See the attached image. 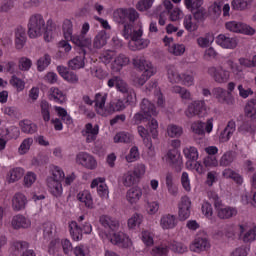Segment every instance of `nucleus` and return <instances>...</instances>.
I'll return each mask as SVG.
<instances>
[{
  "instance_id": "obj_1",
  "label": "nucleus",
  "mask_w": 256,
  "mask_h": 256,
  "mask_svg": "<svg viewBox=\"0 0 256 256\" xmlns=\"http://www.w3.org/2000/svg\"><path fill=\"white\" fill-rule=\"evenodd\" d=\"M55 31H57V25L53 20H48L45 26V19L41 14L32 15L28 23V35L30 39H37L44 33V41L51 43L55 39Z\"/></svg>"
},
{
  "instance_id": "obj_2",
  "label": "nucleus",
  "mask_w": 256,
  "mask_h": 256,
  "mask_svg": "<svg viewBox=\"0 0 256 256\" xmlns=\"http://www.w3.org/2000/svg\"><path fill=\"white\" fill-rule=\"evenodd\" d=\"M122 35L125 39H131L132 43L135 45V49L138 51L145 49V47L149 45V40L141 39V37H143V26H141V24L134 27L131 24H125L122 30Z\"/></svg>"
},
{
  "instance_id": "obj_3",
  "label": "nucleus",
  "mask_w": 256,
  "mask_h": 256,
  "mask_svg": "<svg viewBox=\"0 0 256 256\" xmlns=\"http://www.w3.org/2000/svg\"><path fill=\"white\" fill-rule=\"evenodd\" d=\"M210 201L214 204L219 219H232V217H237V208L224 206L223 201L217 194H212Z\"/></svg>"
},
{
  "instance_id": "obj_4",
  "label": "nucleus",
  "mask_w": 256,
  "mask_h": 256,
  "mask_svg": "<svg viewBox=\"0 0 256 256\" xmlns=\"http://www.w3.org/2000/svg\"><path fill=\"white\" fill-rule=\"evenodd\" d=\"M184 113L188 119H193V117H205L207 115L205 100H195L191 102Z\"/></svg>"
},
{
  "instance_id": "obj_5",
  "label": "nucleus",
  "mask_w": 256,
  "mask_h": 256,
  "mask_svg": "<svg viewBox=\"0 0 256 256\" xmlns=\"http://www.w3.org/2000/svg\"><path fill=\"white\" fill-rule=\"evenodd\" d=\"M143 121H149L148 122V131L151 133L153 139H157V135H159V123L155 120V118L150 119L149 116L143 114V112H138L133 117L134 125H139L140 123H143Z\"/></svg>"
},
{
  "instance_id": "obj_6",
  "label": "nucleus",
  "mask_w": 256,
  "mask_h": 256,
  "mask_svg": "<svg viewBox=\"0 0 256 256\" xmlns=\"http://www.w3.org/2000/svg\"><path fill=\"white\" fill-rule=\"evenodd\" d=\"M225 27L228 31L232 33H242L244 35H255V30L253 27L237 21H230L225 24Z\"/></svg>"
},
{
  "instance_id": "obj_7",
  "label": "nucleus",
  "mask_w": 256,
  "mask_h": 256,
  "mask_svg": "<svg viewBox=\"0 0 256 256\" xmlns=\"http://www.w3.org/2000/svg\"><path fill=\"white\" fill-rule=\"evenodd\" d=\"M106 237L112 245H117V247H122V249H127V247L131 246V239L125 236L124 233L113 231L106 234Z\"/></svg>"
},
{
  "instance_id": "obj_8",
  "label": "nucleus",
  "mask_w": 256,
  "mask_h": 256,
  "mask_svg": "<svg viewBox=\"0 0 256 256\" xmlns=\"http://www.w3.org/2000/svg\"><path fill=\"white\" fill-rule=\"evenodd\" d=\"M166 161L176 171V173H181L183 169V160L181 159V154L177 149H172L167 152Z\"/></svg>"
},
{
  "instance_id": "obj_9",
  "label": "nucleus",
  "mask_w": 256,
  "mask_h": 256,
  "mask_svg": "<svg viewBox=\"0 0 256 256\" xmlns=\"http://www.w3.org/2000/svg\"><path fill=\"white\" fill-rule=\"evenodd\" d=\"M209 75L214 79L216 83H227L229 81V71L223 69V67L212 66L208 69Z\"/></svg>"
},
{
  "instance_id": "obj_10",
  "label": "nucleus",
  "mask_w": 256,
  "mask_h": 256,
  "mask_svg": "<svg viewBox=\"0 0 256 256\" xmlns=\"http://www.w3.org/2000/svg\"><path fill=\"white\" fill-rule=\"evenodd\" d=\"M178 217L180 221H187L191 217V199L183 196L178 204Z\"/></svg>"
},
{
  "instance_id": "obj_11",
  "label": "nucleus",
  "mask_w": 256,
  "mask_h": 256,
  "mask_svg": "<svg viewBox=\"0 0 256 256\" xmlns=\"http://www.w3.org/2000/svg\"><path fill=\"white\" fill-rule=\"evenodd\" d=\"M81 133L83 137H86V143H93L99 135V126L97 124L93 126L92 123H87Z\"/></svg>"
},
{
  "instance_id": "obj_12",
  "label": "nucleus",
  "mask_w": 256,
  "mask_h": 256,
  "mask_svg": "<svg viewBox=\"0 0 256 256\" xmlns=\"http://www.w3.org/2000/svg\"><path fill=\"white\" fill-rule=\"evenodd\" d=\"M77 163L83 167H86V169H95V167H97V161L95 158L85 152H80L77 155Z\"/></svg>"
},
{
  "instance_id": "obj_13",
  "label": "nucleus",
  "mask_w": 256,
  "mask_h": 256,
  "mask_svg": "<svg viewBox=\"0 0 256 256\" xmlns=\"http://www.w3.org/2000/svg\"><path fill=\"white\" fill-rule=\"evenodd\" d=\"M104 183H105L104 178L94 179L91 183V188L95 189V187H97L98 195L102 199H109V189L107 188V184H104Z\"/></svg>"
},
{
  "instance_id": "obj_14",
  "label": "nucleus",
  "mask_w": 256,
  "mask_h": 256,
  "mask_svg": "<svg viewBox=\"0 0 256 256\" xmlns=\"http://www.w3.org/2000/svg\"><path fill=\"white\" fill-rule=\"evenodd\" d=\"M99 221L101 225L107 229L108 233H113V231H117V229H119V221L111 216L102 215L100 216Z\"/></svg>"
},
{
  "instance_id": "obj_15",
  "label": "nucleus",
  "mask_w": 256,
  "mask_h": 256,
  "mask_svg": "<svg viewBox=\"0 0 256 256\" xmlns=\"http://www.w3.org/2000/svg\"><path fill=\"white\" fill-rule=\"evenodd\" d=\"M179 220L173 214H164L160 219V227L164 230L175 229Z\"/></svg>"
},
{
  "instance_id": "obj_16",
  "label": "nucleus",
  "mask_w": 256,
  "mask_h": 256,
  "mask_svg": "<svg viewBox=\"0 0 256 256\" xmlns=\"http://www.w3.org/2000/svg\"><path fill=\"white\" fill-rule=\"evenodd\" d=\"M57 71L68 83H72V85H77V83H79V76H77L75 72L69 71V68L58 66Z\"/></svg>"
},
{
  "instance_id": "obj_17",
  "label": "nucleus",
  "mask_w": 256,
  "mask_h": 256,
  "mask_svg": "<svg viewBox=\"0 0 256 256\" xmlns=\"http://www.w3.org/2000/svg\"><path fill=\"white\" fill-rule=\"evenodd\" d=\"M209 247H211V244L207 238L197 237L190 245V250L194 253H201V251H207Z\"/></svg>"
},
{
  "instance_id": "obj_18",
  "label": "nucleus",
  "mask_w": 256,
  "mask_h": 256,
  "mask_svg": "<svg viewBox=\"0 0 256 256\" xmlns=\"http://www.w3.org/2000/svg\"><path fill=\"white\" fill-rule=\"evenodd\" d=\"M216 43L223 49H235L237 47V41L235 38H231L225 34H220L216 38Z\"/></svg>"
},
{
  "instance_id": "obj_19",
  "label": "nucleus",
  "mask_w": 256,
  "mask_h": 256,
  "mask_svg": "<svg viewBox=\"0 0 256 256\" xmlns=\"http://www.w3.org/2000/svg\"><path fill=\"white\" fill-rule=\"evenodd\" d=\"M140 111L150 119H153L152 117H156L157 115V109L155 108V104L151 103V101L145 98L140 104Z\"/></svg>"
},
{
  "instance_id": "obj_20",
  "label": "nucleus",
  "mask_w": 256,
  "mask_h": 256,
  "mask_svg": "<svg viewBox=\"0 0 256 256\" xmlns=\"http://www.w3.org/2000/svg\"><path fill=\"white\" fill-rule=\"evenodd\" d=\"M11 225L13 229H29V227H31V220L21 214H18L13 216Z\"/></svg>"
},
{
  "instance_id": "obj_21",
  "label": "nucleus",
  "mask_w": 256,
  "mask_h": 256,
  "mask_svg": "<svg viewBox=\"0 0 256 256\" xmlns=\"http://www.w3.org/2000/svg\"><path fill=\"white\" fill-rule=\"evenodd\" d=\"M76 47H79L81 50V53H83V50L91 47V38L87 37L85 34H80L77 36H72V39H70Z\"/></svg>"
},
{
  "instance_id": "obj_22",
  "label": "nucleus",
  "mask_w": 256,
  "mask_h": 256,
  "mask_svg": "<svg viewBox=\"0 0 256 256\" xmlns=\"http://www.w3.org/2000/svg\"><path fill=\"white\" fill-rule=\"evenodd\" d=\"M27 43V33L25 28L19 26L15 30V47L16 49H23Z\"/></svg>"
},
{
  "instance_id": "obj_23",
  "label": "nucleus",
  "mask_w": 256,
  "mask_h": 256,
  "mask_svg": "<svg viewBox=\"0 0 256 256\" xmlns=\"http://www.w3.org/2000/svg\"><path fill=\"white\" fill-rule=\"evenodd\" d=\"M235 130H236L235 121L230 120L227 126L225 127V129L220 133L219 139L221 143H227V141L231 139V136L233 135V133H235Z\"/></svg>"
},
{
  "instance_id": "obj_24",
  "label": "nucleus",
  "mask_w": 256,
  "mask_h": 256,
  "mask_svg": "<svg viewBox=\"0 0 256 256\" xmlns=\"http://www.w3.org/2000/svg\"><path fill=\"white\" fill-rule=\"evenodd\" d=\"M46 182L50 193L54 197H61L63 195V185L61 182H57L53 178H47Z\"/></svg>"
},
{
  "instance_id": "obj_25",
  "label": "nucleus",
  "mask_w": 256,
  "mask_h": 256,
  "mask_svg": "<svg viewBox=\"0 0 256 256\" xmlns=\"http://www.w3.org/2000/svg\"><path fill=\"white\" fill-rule=\"evenodd\" d=\"M132 63L136 69H139V71H155L151 62H147V60L139 56L133 58Z\"/></svg>"
},
{
  "instance_id": "obj_26",
  "label": "nucleus",
  "mask_w": 256,
  "mask_h": 256,
  "mask_svg": "<svg viewBox=\"0 0 256 256\" xmlns=\"http://www.w3.org/2000/svg\"><path fill=\"white\" fill-rule=\"evenodd\" d=\"M27 205V197L23 193H16L12 198V209L14 211H22Z\"/></svg>"
},
{
  "instance_id": "obj_27",
  "label": "nucleus",
  "mask_w": 256,
  "mask_h": 256,
  "mask_svg": "<svg viewBox=\"0 0 256 256\" xmlns=\"http://www.w3.org/2000/svg\"><path fill=\"white\" fill-rule=\"evenodd\" d=\"M87 53L86 50H83L82 55L76 56L72 60L68 62L69 69L72 71H77V69H83L85 67V54Z\"/></svg>"
},
{
  "instance_id": "obj_28",
  "label": "nucleus",
  "mask_w": 256,
  "mask_h": 256,
  "mask_svg": "<svg viewBox=\"0 0 256 256\" xmlns=\"http://www.w3.org/2000/svg\"><path fill=\"white\" fill-rule=\"evenodd\" d=\"M240 235L244 243H252L256 239V226L245 232V226L239 225ZM244 233V234H243Z\"/></svg>"
},
{
  "instance_id": "obj_29",
  "label": "nucleus",
  "mask_w": 256,
  "mask_h": 256,
  "mask_svg": "<svg viewBox=\"0 0 256 256\" xmlns=\"http://www.w3.org/2000/svg\"><path fill=\"white\" fill-rule=\"evenodd\" d=\"M191 11L195 21L203 22L207 19V10L203 6H192V8H187Z\"/></svg>"
},
{
  "instance_id": "obj_30",
  "label": "nucleus",
  "mask_w": 256,
  "mask_h": 256,
  "mask_svg": "<svg viewBox=\"0 0 256 256\" xmlns=\"http://www.w3.org/2000/svg\"><path fill=\"white\" fill-rule=\"evenodd\" d=\"M237 159V153L235 151L225 152L219 160L220 167H230V165Z\"/></svg>"
},
{
  "instance_id": "obj_31",
  "label": "nucleus",
  "mask_w": 256,
  "mask_h": 256,
  "mask_svg": "<svg viewBox=\"0 0 256 256\" xmlns=\"http://www.w3.org/2000/svg\"><path fill=\"white\" fill-rule=\"evenodd\" d=\"M143 196V192L141 191V188L139 187H132L127 191L126 199L129 203H137L139 199Z\"/></svg>"
},
{
  "instance_id": "obj_32",
  "label": "nucleus",
  "mask_w": 256,
  "mask_h": 256,
  "mask_svg": "<svg viewBox=\"0 0 256 256\" xmlns=\"http://www.w3.org/2000/svg\"><path fill=\"white\" fill-rule=\"evenodd\" d=\"M153 75H155V70L144 71L141 76L134 78L133 83L135 87H143V85H145Z\"/></svg>"
},
{
  "instance_id": "obj_33",
  "label": "nucleus",
  "mask_w": 256,
  "mask_h": 256,
  "mask_svg": "<svg viewBox=\"0 0 256 256\" xmlns=\"http://www.w3.org/2000/svg\"><path fill=\"white\" fill-rule=\"evenodd\" d=\"M50 95H49V100L54 101V103H65L67 101V97L59 88H51L50 89Z\"/></svg>"
},
{
  "instance_id": "obj_34",
  "label": "nucleus",
  "mask_w": 256,
  "mask_h": 256,
  "mask_svg": "<svg viewBox=\"0 0 256 256\" xmlns=\"http://www.w3.org/2000/svg\"><path fill=\"white\" fill-rule=\"evenodd\" d=\"M223 177L226 179H232L234 183H237V185H243V176H241L239 173L235 172L231 168H227L222 172Z\"/></svg>"
},
{
  "instance_id": "obj_35",
  "label": "nucleus",
  "mask_w": 256,
  "mask_h": 256,
  "mask_svg": "<svg viewBox=\"0 0 256 256\" xmlns=\"http://www.w3.org/2000/svg\"><path fill=\"white\" fill-rule=\"evenodd\" d=\"M107 45V32L105 30L100 31L94 38L93 47L95 49H101Z\"/></svg>"
},
{
  "instance_id": "obj_36",
  "label": "nucleus",
  "mask_w": 256,
  "mask_h": 256,
  "mask_svg": "<svg viewBox=\"0 0 256 256\" xmlns=\"http://www.w3.org/2000/svg\"><path fill=\"white\" fill-rule=\"evenodd\" d=\"M64 39L71 41L73 39V22L70 19H65L62 24Z\"/></svg>"
},
{
  "instance_id": "obj_37",
  "label": "nucleus",
  "mask_w": 256,
  "mask_h": 256,
  "mask_svg": "<svg viewBox=\"0 0 256 256\" xmlns=\"http://www.w3.org/2000/svg\"><path fill=\"white\" fill-rule=\"evenodd\" d=\"M69 229H70V234H71V237L74 241H80V239L83 238V230L81 229V227H79V225L75 222V221H72L70 224H69Z\"/></svg>"
},
{
  "instance_id": "obj_38",
  "label": "nucleus",
  "mask_w": 256,
  "mask_h": 256,
  "mask_svg": "<svg viewBox=\"0 0 256 256\" xmlns=\"http://www.w3.org/2000/svg\"><path fill=\"white\" fill-rule=\"evenodd\" d=\"M129 57L125 56V54L118 55L113 62V69L116 71H121L123 67L129 65Z\"/></svg>"
},
{
  "instance_id": "obj_39",
  "label": "nucleus",
  "mask_w": 256,
  "mask_h": 256,
  "mask_svg": "<svg viewBox=\"0 0 256 256\" xmlns=\"http://www.w3.org/2000/svg\"><path fill=\"white\" fill-rule=\"evenodd\" d=\"M40 109H41V115L43 118V121L48 123V121H51V105L47 100H42L40 102Z\"/></svg>"
},
{
  "instance_id": "obj_40",
  "label": "nucleus",
  "mask_w": 256,
  "mask_h": 256,
  "mask_svg": "<svg viewBox=\"0 0 256 256\" xmlns=\"http://www.w3.org/2000/svg\"><path fill=\"white\" fill-rule=\"evenodd\" d=\"M23 175H25V170H23V168L21 167L13 168L8 173V177H9L8 181L9 183H15L19 181V179H21Z\"/></svg>"
},
{
  "instance_id": "obj_41",
  "label": "nucleus",
  "mask_w": 256,
  "mask_h": 256,
  "mask_svg": "<svg viewBox=\"0 0 256 256\" xmlns=\"http://www.w3.org/2000/svg\"><path fill=\"white\" fill-rule=\"evenodd\" d=\"M168 79L170 83H181L183 77L177 72L175 66H167Z\"/></svg>"
},
{
  "instance_id": "obj_42",
  "label": "nucleus",
  "mask_w": 256,
  "mask_h": 256,
  "mask_svg": "<svg viewBox=\"0 0 256 256\" xmlns=\"http://www.w3.org/2000/svg\"><path fill=\"white\" fill-rule=\"evenodd\" d=\"M78 201L84 203L88 209H93V198L91 197V193L89 191H83L77 195Z\"/></svg>"
},
{
  "instance_id": "obj_43",
  "label": "nucleus",
  "mask_w": 256,
  "mask_h": 256,
  "mask_svg": "<svg viewBox=\"0 0 256 256\" xmlns=\"http://www.w3.org/2000/svg\"><path fill=\"white\" fill-rule=\"evenodd\" d=\"M138 177L132 171L126 172L122 177L124 187H133L138 181Z\"/></svg>"
},
{
  "instance_id": "obj_44",
  "label": "nucleus",
  "mask_w": 256,
  "mask_h": 256,
  "mask_svg": "<svg viewBox=\"0 0 256 256\" xmlns=\"http://www.w3.org/2000/svg\"><path fill=\"white\" fill-rule=\"evenodd\" d=\"M114 19L116 23H119L120 25H129L127 23V9L120 8L114 12Z\"/></svg>"
},
{
  "instance_id": "obj_45",
  "label": "nucleus",
  "mask_w": 256,
  "mask_h": 256,
  "mask_svg": "<svg viewBox=\"0 0 256 256\" xmlns=\"http://www.w3.org/2000/svg\"><path fill=\"white\" fill-rule=\"evenodd\" d=\"M114 143H133V135L128 132H118L114 136Z\"/></svg>"
},
{
  "instance_id": "obj_46",
  "label": "nucleus",
  "mask_w": 256,
  "mask_h": 256,
  "mask_svg": "<svg viewBox=\"0 0 256 256\" xmlns=\"http://www.w3.org/2000/svg\"><path fill=\"white\" fill-rule=\"evenodd\" d=\"M20 127L23 133H28L33 135V133H37V124L31 123L29 120H24L20 122Z\"/></svg>"
},
{
  "instance_id": "obj_47",
  "label": "nucleus",
  "mask_w": 256,
  "mask_h": 256,
  "mask_svg": "<svg viewBox=\"0 0 256 256\" xmlns=\"http://www.w3.org/2000/svg\"><path fill=\"white\" fill-rule=\"evenodd\" d=\"M246 117L253 118L256 116V98H252L245 106Z\"/></svg>"
},
{
  "instance_id": "obj_48",
  "label": "nucleus",
  "mask_w": 256,
  "mask_h": 256,
  "mask_svg": "<svg viewBox=\"0 0 256 256\" xmlns=\"http://www.w3.org/2000/svg\"><path fill=\"white\" fill-rule=\"evenodd\" d=\"M251 3H253V0H233L232 9H235L236 11H245Z\"/></svg>"
},
{
  "instance_id": "obj_49",
  "label": "nucleus",
  "mask_w": 256,
  "mask_h": 256,
  "mask_svg": "<svg viewBox=\"0 0 256 256\" xmlns=\"http://www.w3.org/2000/svg\"><path fill=\"white\" fill-rule=\"evenodd\" d=\"M49 65H51V56L49 54H44V56L37 61L38 71H45Z\"/></svg>"
},
{
  "instance_id": "obj_50",
  "label": "nucleus",
  "mask_w": 256,
  "mask_h": 256,
  "mask_svg": "<svg viewBox=\"0 0 256 256\" xmlns=\"http://www.w3.org/2000/svg\"><path fill=\"white\" fill-rule=\"evenodd\" d=\"M183 153L184 157H186L188 160L197 161V159H199V152H197V148L193 146L184 148Z\"/></svg>"
},
{
  "instance_id": "obj_51",
  "label": "nucleus",
  "mask_w": 256,
  "mask_h": 256,
  "mask_svg": "<svg viewBox=\"0 0 256 256\" xmlns=\"http://www.w3.org/2000/svg\"><path fill=\"white\" fill-rule=\"evenodd\" d=\"M184 27L190 33H193V31H197V29H199V25H197V23L193 22V16H191V15L185 16Z\"/></svg>"
},
{
  "instance_id": "obj_52",
  "label": "nucleus",
  "mask_w": 256,
  "mask_h": 256,
  "mask_svg": "<svg viewBox=\"0 0 256 256\" xmlns=\"http://www.w3.org/2000/svg\"><path fill=\"white\" fill-rule=\"evenodd\" d=\"M169 137H181L183 135V128L181 126L171 124L167 127Z\"/></svg>"
},
{
  "instance_id": "obj_53",
  "label": "nucleus",
  "mask_w": 256,
  "mask_h": 256,
  "mask_svg": "<svg viewBox=\"0 0 256 256\" xmlns=\"http://www.w3.org/2000/svg\"><path fill=\"white\" fill-rule=\"evenodd\" d=\"M10 85H12V87H14L18 91V93L25 89V81L15 75L11 77Z\"/></svg>"
},
{
  "instance_id": "obj_54",
  "label": "nucleus",
  "mask_w": 256,
  "mask_h": 256,
  "mask_svg": "<svg viewBox=\"0 0 256 256\" xmlns=\"http://www.w3.org/2000/svg\"><path fill=\"white\" fill-rule=\"evenodd\" d=\"M143 223V215L139 213H135L129 220H128V227L133 229Z\"/></svg>"
},
{
  "instance_id": "obj_55",
  "label": "nucleus",
  "mask_w": 256,
  "mask_h": 256,
  "mask_svg": "<svg viewBox=\"0 0 256 256\" xmlns=\"http://www.w3.org/2000/svg\"><path fill=\"white\" fill-rule=\"evenodd\" d=\"M151 255L153 256H167L169 255V247L166 245L156 246L152 249Z\"/></svg>"
},
{
  "instance_id": "obj_56",
  "label": "nucleus",
  "mask_w": 256,
  "mask_h": 256,
  "mask_svg": "<svg viewBox=\"0 0 256 256\" xmlns=\"http://www.w3.org/2000/svg\"><path fill=\"white\" fill-rule=\"evenodd\" d=\"M191 130L193 131V133H195V135H205V123L198 121V122H194L191 125Z\"/></svg>"
},
{
  "instance_id": "obj_57",
  "label": "nucleus",
  "mask_w": 256,
  "mask_h": 256,
  "mask_svg": "<svg viewBox=\"0 0 256 256\" xmlns=\"http://www.w3.org/2000/svg\"><path fill=\"white\" fill-rule=\"evenodd\" d=\"M153 3H155V0H140L137 3L136 8L138 11H149V9L153 7Z\"/></svg>"
},
{
  "instance_id": "obj_58",
  "label": "nucleus",
  "mask_w": 256,
  "mask_h": 256,
  "mask_svg": "<svg viewBox=\"0 0 256 256\" xmlns=\"http://www.w3.org/2000/svg\"><path fill=\"white\" fill-rule=\"evenodd\" d=\"M173 93H178V95H180L181 99H186V100L191 99V92H189V90H187L186 88H183L181 86H174Z\"/></svg>"
},
{
  "instance_id": "obj_59",
  "label": "nucleus",
  "mask_w": 256,
  "mask_h": 256,
  "mask_svg": "<svg viewBox=\"0 0 256 256\" xmlns=\"http://www.w3.org/2000/svg\"><path fill=\"white\" fill-rule=\"evenodd\" d=\"M125 109V103L123 100H118L117 102H110L108 111L109 113H115V111H123Z\"/></svg>"
},
{
  "instance_id": "obj_60",
  "label": "nucleus",
  "mask_w": 256,
  "mask_h": 256,
  "mask_svg": "<svg viewBox=\"0 0 256 256\" xmlns=\"http://www.w3.org/2000/svg\"><path fill=\"white\" fill-rule=\"evenodd\" d=\"M169 52L176 57H179L185 53V45L183 44H173L169 47Z\"/></svg>"
},
{
  "instance_id": "obj_61",
  "label": "nucleus",
  "mask_w": 256,
  "mask_h": 256,
  "mask_svg": "<svg viewBox=\"0 0 256 256\" xmlns=\"http://www.w3.org/2000/svg\"><path fill=\"white\" fill-rule=\"evenodd\" d=\"M31 65H33L31 59L27 57H22L19 59L18 67L20 71H29V69H31Z\"/></svg>"
},
{
  "instance_id": "obj_62",
  "label": "nucleus",
  "mask_w": 256,
  "mask_h": 256,
  "mask_svg": "<svg viewBox=\"0 0 256 256\" xmlns=\"http://www.w3.org/2000/svg\"><path fill=\"white\" fill-rule=\"evenodd\" d=\"M139 159V148L137 146H134L130 149V152L128 155H126V161L127 163H133Z\"/></svg>"
},
{
  "instance_id": "obj_63",
  "label": "nucleus",
  "mask_w": 256,
  "mask_h": 256,
  "mask_svg": "<svg viewBox=\"0 0 256 256\" xmlns=\"http://www.w3.org/2000/svg\"><path fill=\"white\" fill-rule=\"evenodd\" d=\"M13 248L18 253H25L29 249V242L26 241H16L13 243Z\"/></svg>"
},
{
  "instance_id": "obj_64",
  "label": "nucleus",
  "mask_w": 256,
  "mask_h": 256,
  "mask_svg": "<svg viewBox=\"0 0 256 256\" xmlns=\"http://www.w3.org/2000/svg\"><path fill=\"white\" fill-rule=\"evenodd\" d=\"M73 253L75 256H87L89 253V247L80 244L73 249Z\"/></svg>"
}]
</instances>
